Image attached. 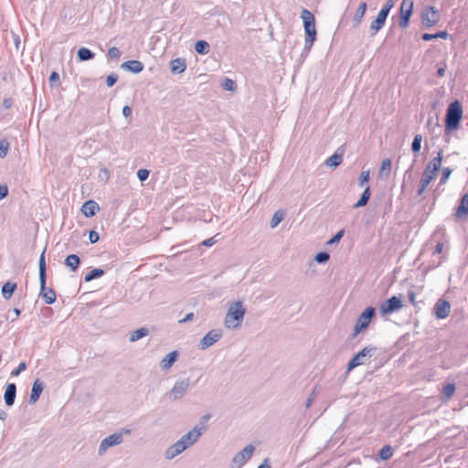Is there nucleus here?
<instances>
[{"mask_svg":"<svg viewBox=\"0 0 468 468\" xmlns=\"http://www.w3.org/2000/svg\"><path fill=\"white\" fill-rule=\"evenodd\" d=\"M301 18L303 22V28L305 32L304 48L303 51L309 53L314 43L316 40V27L315 18L314 15L307 9H303L301 12Z\"/></svg>","mask_w":468,"mask_h":468,"instance_id":"nucleus-1","label":"nucleus"},{"mask_svg":"<svg viewBox=\"0 0 468 468\" xmlns=\"http://www.w3.org/2000/svg\"><path fill=\"white\" fill-rule=\"evenodd\" d=\"M463 117V107L459 101H454L450 103L445 115V137L458 129Z\"/></svg>","mask_w":468,"mask_h":468,"instance_id":"nucleus-2","label":"nucleus"},{"mask_svg":"<svg viewBox=\"0 0 468 468\" xmlns=\"http://www.w3.org/2000/svg\"><path fill=\"white\" fill-rule=\"evenodd\" d=\"M246 310L241 301L233 302L226 314L224 325L229 329H237L240 327Z\"/></svg>","mask_w":468,"mask_h":468,"instance_id":"nucleus-3","label":"nucleus"},{"mask_svg":"<svg viewBox=\"0 0 468 468\" xmlns=\"http://www.w3.org/2000/svg\"><path fill=\"white\" fill-rule=\"evenodd\" d=\"M443 150L440 149L437 153V155L433 157L429 164L426 165L421 180L430 183L435 178L438 171L441 168V161H442Z\"/></svg>","mask_w":468,"mask_h":468,"instance_id":"nucleus-4","label":"nucleus"},{"mask_svg":"<svg viewBox=\"0 0 468 468\" xmlns=\"http://www.w3.org/2000/svg\"><path fill=\"white\" fill-rule=\"evenodd\" d=\"M376 315V309L372 306L367 307L358 316L354 327L353 337H356L359 333L366 330L372 318Z\"/></svg>","mask_w":468,"mask_h":468,"instance_id":"nucleus-5","label":"nucleus"},{"mask_svg":"<svg viewBox=\"0 0 468 468\" xmlns=\"http://www.w3.org/2000/svg\"><path fill=\"white\" fill-rule=\"evenodd\" d=\"M414 3L412 0H402L399 8V27L406 28L410 25V20L413 13Z\"/></svg>","mask_w":468,"mask_h":468,"instance_id":"nucleus-6","label":"nucleus"},{"mask_svg":"<svg viewBox=\"0 0 468 468\" xmlns=\"http://www.w3.org/2000/svg\"><path fill=\"white\" fill-rule=\"evenodd\" d=\"M439 10L434 6H425L421 11V23L426 28H431L440 21Z\"/></svg>","mask_w":468,"mask_h":468,"instance_id":"nucleus-7","label":"nucleus"},{"mask_svg":"<svg viewBox=\"0 0 468 468\" xmlns=\"http://www.w3.org/2000/svg\"><path fill=\"white\" fill-rule=\"evenodd\" d=\"M376 349L374 346L364 347L348 362L347 371L349 372L356 367L366 364L367 358L371 357Z\"/></svg>","mask_w":468,"mask_h":468,"instance_id":"nucleus-8","label":"nucleus"},{"mask_svg":"<svg viewBox=\"0 0 468 468\" xmlns=\"http://www.w3.org/2000/svg\"><path fill=\"white\" fill-rule=\"evenodd\" d=\"M402 306L403 303L401 299L396 295H393L380 304L379 311L382 315H386L399 311Z\"/></svg>","mask_w":468,"mask_h":468,"instance_id":"nucleus-9","label":"nucleus"},{"mask_svg":"<svg viewBox=\"0 0 468 468\" xmlns=\"http://www.w3.org/2000/svg\"><path fill=\"white\" fill-rule=\"evenodd\" d=\"M190 386L189 378L176 380L172 389L168 393L169 399L173 401L180 399L187 391Z\"/></svg>","mask_w":468,"mask_h":468,"instance_id":"nucleus-10","label":"nucleus"},{"mask_svg":"<svg viewBox=\"0 0 468 468\" xmlns=\"http://www.w3.org/2000/svg\"><path fill=\"white\" fill-rule=\"evenodd\" d=\"M206 429L207 427L205 426H195L187 433L184 434L179 440L185 442L186 448L187 449L198 441Z\"/></svg>","mask_w":468,"mask_h":468,"instance_id":"nucleus-11","label":"nucleus"},{"mask_svg":"<svg viewBox=\"0 0 468 468\" xmlns=\"http://www.w3.org/2000/svg\"><path fill=\"white\" fill-rule=\"evenodd\" d=\"M122 441L123 439L122 433L115 432L107 436L100 443L98 449L99 455H103L110 447L119 445L122 442Z\"/></svg>","mask_w":468,"mask_h":468,"instance_id":"nucleus-12","label":"nucleus"},{"mask_svg":"<svg viewBox=\"0 0 468 468\" xmlns=\"http://www.w3.org/2000/svg\"><path fill=\"white\" fill-rule=\"evenodd\" d=\"M222 336L221 330L213 329L208 331L200 340L198 349L206 350L217 343Z\"/></svg>","mask_w":468,"mask_h":468,"instance_id":"nucleus-13","label":"nucleus"},{"mask_svg":"<svg viewBox=\"0 0 468 468\" xmlns=\"http://www.w3.org/2000/svg\"><path fill=\"white\" fill-rule=\"evenodd\" d=\"M255 451V447L251 444L247 445L241 451L235 454L232 459V463L238 467L240 468L243 466L252 456Z\"/></svg>","mask_w":468,"mask_h":468,"instance_id":"nucleus-14","label":"nucleus"},{"mask_svg":"<svg viewBox=\"0 0 468 468\" xmlns=\"http://www.w3.org/2000/svg\"><path fill=\"white\" fill-rule=\"evenodd\" d=\"M451 312V304L448 301L439 299L433 308L434 315L437 319H445Z\"/></svg>","mask_w":468,"mask_h":468,"instance_id":"nucleus-15","label":"nucleus"},{"mask_svg":"<svg viewBox=\"0 0 468 468\" xmlns=\"http://www.w3.org/2000/svg\"><path fill=\"white\" fill-rule=\"evenodd\" d=\"M186 445L185 442L178 440L174 444H172L170 447H168L165 452V456L168 460H172L180 453H182L184 451H186Z\"/></svg>","mask_w":468,"mask_h":468,"instance_id":"nucleus-16","label":"nucleus"},{"mask_svg":"<svg viewBox=\"0 0 468 468\" xmlns=\"http://www.w3.org/2000/svg\"><path fill=\"white\" fill-rule=\"evenodd\" d=\"M40 292L39 296L43 298L47 304H52L56 302L57 295L52 288L47 287V282L43 285L42 282H39Z\"/></svg>","mask_w":468,"mask_h":468,"instance_id":"nucleus-17","label":"nucleus"},{"mask_svg":"<svg viewBox=\"0 0 468 468\" xmlns=\"http://www.w3.org/2000/svg\"><path fill=\"white\" fill-rule=\"evenodd\" d=\"M16 397V385L15 383H8L5 387L4 399L5 405L11 407L14 405Z\"/></svg>","mask_w":468,"mask_h":468,"instance_id":"nucleus-18","label":"nucleus"},{"mask_svg":"<svg viewBox=\"0 0 468 468\" xmlns=\"http://www.w3.org/2000/svg\"><path fill=\"white\" fill-rule=\"evenodd\" d=\"M43 389V382L39 379H36L32 385L31 394L29 397V404H35L38 400Z\"/></svg>","mask_w":468,"mask_h":468,"instance_id":"nucleus-19","label":"nucleus"},{"mask_svg":"<svg viewBox=\"0 0 468 468\" xmlns=\"http://www.w3.org/2000/svg\"><path fill=\"white\" fill-rule=\"evenodd\" d=\"M100 207L94 200H88L84 202L81 207V212L87 218H91L99 211Z\"/></svg>","mask_w":468,"mask_h":468,"instance_id":"nucleus-20","label":"nucleus"},{"mask_svg":"<svg viewBox=\"0 0 468 468\" xmlns=\"http://www.w3.org/2000/svg\"><path fill=\"white\" fill-rule=\"evenodd\" d=\"M121 68L124 70L137 74L143 71L144 64L139 60H128L123 62L121 65Z\"/></svg>","mask_w":468,"mask_h":468,"instance_id":"nucleus-21","label":"nucleus"},{"mask_svg":"<svg viewBox=\"0 0 468 468\" xmlns=\"http://www.w3.org/2000/svg\"><path fill=\"white\" fill-rule=\"evenodd\" d=\"M186 69V59L183 58H177L172 59L170 62V69L174 74H180L184 72Z\"/></svg>","mask_w":468,"mask_h":468,"instance_id":"nucleus-22","label":"nucleus"},{"mask_svg":"<svg viewBox=\"0 0 468 468\" xmlns=\"http://www.w3.org/2000/svg\"><path fill=\"white\" fill-rule=\"evenodd\" d=\"M45 253H46V248L43 250V251L39 257V261H38L39 282H42L43 285L47 282V265H46Z\"/></svg>","mask_w":468,"mask_h":468,"instance_id":"nucleus-23","label":"nucleus"},{"mask_svg":"<svg viewBox=\"0 0 468 468\" xmlns=\"http://www.w3.org/2000/svg\"><path fill=\"white\" fill-rule=\"evenodd\" d=\"M466 215H468V193L463 196L460 205L455 209L456 218H462Z\"/></svg>","mask_w":468,"mask_h":468,"instance_id":"nucleus-24","label":"nucleus"},{"mask_svg":"<svg viewBox=\"0 0 468 468\" xmlns=\"http://www.w3.org/2000/svg\"><path fill=\"white\" fill-rule=\"evenodd\" d=\"M178 357V352L177 351H172L169 354H167L160 363V366L163 370L169 369L173 364L176 361Z\"/></svg>","mask_w":468,"mask_h":468,"instance_id":"nucleus-25","label":"nucleus"},{"mask_svg":"<svg viewBox=\"0 0 468 468\" xmlns=\"http://www.w3.org/2000/svg\"><path fill=\"white\" fill-rule=\"evenodd\" d=\"M367 5L366 2H362L358 5V7L354 15V18H353V26L355 27L359 26L363 16H365V13L367 11Z\"/></svg>","mask_w":468,"mask_h":468,"instance_id":"nucleus-26","label":"nucleus"},{"mask_svg":"<svg viewBox=\"0 0 468 468\" xmlns=\"http://www.w3.org/2000/svg\"><path fill=\"white\" fill-rule=\"evenodd\" d=\"M17 285L16 282H6L3 286H2V296L4 299L5 300H8L12 297L14 292L16 291Z\"/></svg>","mask_w":468,"mask_h":468,"instance_id":"nucleus-27","label":"nucleus"},{"mask_svg":"<svg viewBox=\"0 0 468 468\" xmlns=\"http://www.w3.org/2000/svg\"><path fill=\"white\" fill-rule=\"evenodd\" d=\"M65 265L68 266L72 271H76L80 266V259L77 254H69L65 259Z\"/></svg>","mask_w":468,"mask_h":468,"instance_id":"nucleus-28","label":"nucleus"},{"mask_svg":"<svg viewBox=\"0 0 468 468\" xmlns=\"http://www.w3.org/2000/svg\"><path fill=\"white\" fill-rule=\"evenodd\" d=\"M386 20H383L378 15L376 19L370 24L369 31L371 36H375L385 25Z\"/></svg>","mask_w":468,"mask_h":468,"instance_id":"nucleus-29","label":"nucleus"},{"mask_svg":"<svg viewBox=\"0 0 468 468\" xmlns=\"http://www.w3.org/2000/svg\"><path fill=\"white\" fill-rule=\"evenodd\" d=\"M77 57L80 61H87L93 59L95 53L87 48H80L77 52Z\"/></svg>","mask_w":468,"mask_h":468,"instance_id":"nucleus-30","label":"nucleus"},{"mask_svg":"<svg viewBox=\"0 0 468 468\" xmlns=\"http://www.w3.org/2000/svg\"><path fill=\"white\" fill-rule=\"evenodd\" d=\"M370 195H371V192H370V188L369 186H367L365 188V190L363 191L360 198L358 199V201L353 206L354 208H358V207H365L367 203H368V200L370 198Z\"/></svg>","mask_w":468,"mask_h":468,"instance_id":"nucleus-31","label":"nucleus"},{"mask_svg":"<svg viewBox=\"0 0 468 468\" xmlns=\"http://www.w3.org/2000/svg\"><path fill=\"white\" fill-rule=\"evenodd\" d=\"M104 273H105L104 270H102L101 268H95V269L90 271L88 273H86V275L84 277V281L86 282H91L95 279L101 278V276L104 275Z\"/></svg>","mask_w":468,"mask_h":468,"instance_id":"nucleus-32","label":"nucleus"},{"mask_svg":"<svg viewBox=\"0 0 468 468\" xmlns=\"http://www.w3.org/2000/svg\"><path fill=\"white\" fill-rule=\"evenodd\" d=\"M148 335L149 330L146 327L138 328L131 334L130 341L136 342Z\"/></svg>","mask_w":468,"mask_h":468,"instance_id":"nucleus-33","label":"nucleus"},{"mask_svg":"<svg viewBox=\"0 0 468 468\" xmlns=\"http://www.w3.org/2000/svg\"><path fill=\"white\" fill-rule=\"evenodd\" d=\"M209 44L206 40H197L195 43V50L200 55H206L209 52Z\"/></svg>","mask_w":468,"mask_h":468,"instance_id":"nucleus-34","label":"nucleus"},{"mask_svg":"<svg viewBox=\"0 0 468 468\" xmlns=\"http://www.w3.org/2000/svg\"><path fill=\"white\" fill-rule=\"evenodd\" d=\"M449 34L447 31H439L435 34H430V33H424L421 36L422 40L424 41H430L436 38H442L446 39L448 37Z\"/></svg>","mask_w":468,"mask_h":468,"instance_id":"nucleus-35","label":"nucleus"},{"mask_svg":"<svg viewBox=\"0 0 468 468\" xmlns=\"http://www.w3.org/2000/svg\"><path fill=\"white\" fill-rule=\"evenodd\" d=\"M343 161V156L342 154H339L337 153L332 154L326 161H325V165L330 166V167H337Z\"/></svg>","mask_w":468,"mask_h":468,"instance_id":"nucleus-36","label":"nucleus"},{"mask_svg":"<svg viewBox=\"0 0 468 468\" xmlns=\"http://www.w3.org/2000/svg\"><path fill=\"white\" fill-rule=\"evenodd\" d=\"M284 216H285V213L284 211L282 210H277L271 219V222H270V226L271 229H274L276 228L284 218Z\"/></svg>","mask_w":468,"mask_h":468,"instance_id":"nucleus-37","label":"nucleus"},{"mask_svg":"<svg viewBox=\"0 0 468 468\" xmlns=\"http://www.w3.org/2000/svg\"><path fill=\"white\" fill-rule=\"evenodd\" d=\"M393 454V449L390 445H385L381 448V450L378 452V456L381 460L387 461L391 458Z\"/></svg>","mask_w":468,"mask_h":468,"instance_id":"nucleus-38","label":"nucleus"},{"mask_svg":"<svg viewBox=\"0 0 468 468\" xmlns=\"http://www.w3.org/2000/svg\"><path fill=\"white\" fill-rule=\"evenodd\" d=\"M391 169V161L389 159H384L381 163V166L379 169V176H388Z\"/></svg>","mask_w":468,"mask_h":468,"instance_id":"nucleus-39","label":"nucleus"},{"mask_svg":"<svg viewBox=\"0 0 468 468\" xmlns=\"http://www.w3.org/2000/svg\"><path fill=\"white\" fill-rule=\"evenodd\" d=\"M421 141H422V136L421 134H415L414 138H413V141H412V144H411V151L412 153L416 155L417 154L420 153V148H421Z\"/></svg>","mask_w":468,"mask_h":468,"instance_id":"nucleus-40","label":"nucleus"},{"mask_svg":"<svg viewBox=\"0 0 468 468\" xmlns=\"http://www.w3.org/2000/svg\"><path fill=\"white\" fill-rule=\"evenodd\" d=\"M455 391V385L453 383H448L442 388V396L449 399L452 397Z\"/></svg>","mask_w":468,"mask_h":468,"instance_id":"nucleus-41","label":"nucleus"},{"mask_svg":"<svg viewBox=\"0 0 468 468\" xmlns=\"http://www.w3.org/2000/svg\"><path fill=\"white\" fill-rule=\"evenodd\" d=\"M329 258H330V256H329L328 252L321 251L315 255L314 260L316 261V262H318L320 264H324L329 261Z\"/></svg>","mask_w":468,"mask_h":468,"instance_id":"nucleus-42","label":"nucleus"},{"mask_svg":"<svg viewBox=\"0 0 468 468\" xmlns=\"http://www.w3.org/2000/svg\"><path fill=\"white\" fill-rule=\"evenodd\" d=\"M452 170L450 167H443L441 170V176L440 179V185H444L451 176Z\"/></svg>","mask_w":468,"mask_h":468,"instance_id":"nucleus-43","label":"nucleus"},{"mask_svg":"<svg viewBox=\"0 0 468 468\" xmlns=\"http://www.w3.org/2000/svg\"><path fill=\"white\" fill-rule=\"evenodd\" d=\"M48 80L51 87H58L60 85L59 74L57 71L51 72Z\"/></svg>","mask_w":468,"mask_h":468,"instance_id":"nucleus-44","label":"nucleus"},{"mask_svg":"<svg viewBox=\"0 0 468 468\" xmlns=\"http://www.w3.org/2000/svg\"><path fill=\"white\" fill-rule=\"evenodd\" d=\"M9 150V143L6 140H0V158L7 155Z\"/></svg>","mask_w":468,"mask_h":468,"instance_id":"nucleus-45","label":"nucleus"},{"mask_svg":"<svg viewBox=\"0 0 468 468\" xmlns=\"http://www.w3.org/2000/svg\"><path fill=\"white\" fill-rule=\"evenodd\" d=\"M222 88L228 91H233L236 89V82L230 79H225L222 82Z\"/></svg>","mask_w":468,"mask_h":468,"instance_id":"nucleus-46","label":"nucleus"},{"mask_svg":"<svg viewBox=\"0 0 468 468\" xmlns=\"http://www.w3.org/2000/svg\"><path fill=\"white\" fill-rule=\"evenodd\" d=\"M370 179V172L369 170L362 171L360 176L358 178V184L362 186L364 184L367 183Z\"/></svg>","mask_w":468,"mask_h":468,"instance_id":"nucleus-47","label":"nucleus"},{"mask_svg":"<svg viewBox=\"0 0 468 468\" xmlns=\"http://www.w3.org/2000/svg\"><path fill=\"white\" fill-rule=\"evenodd\" d=\"M108 56L111 58H113V59H118L121 56V52L119 50L118 48L116 47H112L109 48L108 50Z\"/></svg>","mask_w":468,"mask_h":468,"instance_id":"nucleus-48","label":"nucleus"},{"mask_svg":"<svg viewBox=\"0 0 468 468\" xmlns=\"http://www.w3.org/2000/svg\"><path fill=\"white\" fill-rule=\"evenodd\" d=\"M118 80V75L114 72L111 73L106 78V84L108 87H112Z\"/></svg>","mask_w":468,"mask_h":468,"instance_id":"nucleus-49","label":"nucleus"},{"mask_svg":"<svg viewBox=\"0 0 468 468\" xmlns=\"http://www.w3.org/2000/svg\"><path fill=\"white\" fill-rule=\"evenodd\" d=\"M149 173L150 172L147 169L142 168L137 171V176H138L139 180L143 182L148 178Z\"/></svg>","mask_w":468,"mask_h":468,"instance_id":"nucleus-50","label":"nucleus"},{"mask_svg":"<svg viewBox=\"0 0 468 468\" xmlns=\"http://www.w3.org/2000/svg\"><path fill=\"white\" fill-rule=\"evenodd\" d=\"M27 368L25 362H21L18 367L11 372L12 377H17L22 371Z\"/></svg>","mask_w":468,"mask_h":468,"instance_id":"nucleus-51","label":"nucleus"},{"mask_svg":"<svg viewBox=\"0 0 468 468\" xmlns=\"http://www.w3.org/2000/svg\"><path fill=\"white\" fill-rule=\"evenodd\" d=\"M344 233H345L344 229L339 230L335 236H333V238L327 243L334 244V243L339 242V240L344 236Z\"/></svg>","mask_w":468,"mask_h":468,"instance_id":"nucleus-52","label":"nucleus"},{"mask_svg":"<svg viewBox=\"0 0 468 468\" xmlns=\"http://www.w3.org/2000/svg\"><path fill=\"white\" fill-rule=\"evenodd\" d=\"M89 239H90V243H92V244L98 242L100 239V236L98 234V232L95 230H90L89 233Z\"/></svg>","mask_w":468,"mask_h":468,"instance_id":"nucleus-53","label":"nucleus"},{"mask_svg":"<svg viewBox=\"0 0 468 468\" xmlns=\"http://www.w3.org/2000/svg\"><path fill=\"white\" fill-rule=\"evenodd\" d=\"M429 185H430V183H427V182H425V181L420 179L419 189H418V195L421 196L424 193V191L426 190V188L428 187Z\"/></svg>","mask_w":468,"mask_h":468,"instance_id":"nucleus-54","label":"nucleus"},{"mask_svg":"<svg viewBox=\"0 0 468 468\" xmlns=\"http://www.w3.org/2000/svg\"><path fill=\"white\" fill-rule=\"evenodd\" d=\"M315 398H316L315 390H313L305 401V407L310 408L312 406L314 400L315 399Z\"/></svg>","mask_w":468,"mask_h":468,"instance_id":"nucleus-55","label":"nucleus"},{"mask_svg":"<svg viewBox=\"0 0 468 468\" xmlns=\"http://www.w3.org/2000/svg\"><path fill=\"white\" fill-rule=\"evenodd\" d=\"M8 195V187L6 185H0V200L6 197Z\"/></svg>","mask_w":468,"mask_h":468,"instance_id":"nucleus-56","label":"nucleus"},{"mask_svg":"<svg viewBox=\"0 0 468 468\" xmlns=\"http://www.w3.org/2000/svg\"><path fill=\"white\" fill-rule=\"evenodd\" d=\"M132 108L128 105H125L123 108H122V115L125 117V118H128L132 115Z\"/></svg>","mask_w":468,"mask_h":468,"instance_id":"nucleus-57","label":"nucleus"},{"mask_svg":"<svg viewBox=\"0 0 468 468\" xmlns=\"http://www.w3.org/2000/svg\"><path fill=\"white\" fill-rule=\"evenodd\" d=\"M216 242H217V240L215 239V237H212L210 239H205L202 242V245L207 246V247H210V246L214 245Z\"/></svg>","mask_w":468,"mask_h":468,"instance_id":"nucleus-58","label":"nucleus"},{"mask_svg":"<svg viewBox=\"0 0 468 468\" xmlns=\"http://www.w3.org/2000/svg\"><path fill=\"white\" fill-rule=\"evenodd\" d=\"M388 14H389L388 10H387L386 8H384V7L382 6V8L380 9V11L378 12V15L380 17H382V18H383V20H387V17H388Z\"/></svg>","mask_w":468,"mask_h":468,"instance_id":"nucleus-59","label":"nucleus"},{"mask_svg":"<svg viewBox=\"0 0 468 468\" xmlns=\"http://www.w3.org/2000/svg\"><path fill=\"white\" fill-rule=\"evenodd\" d=\"M408 296H409V300L410 302L413 304V305H416V294L413 291H409L408 292Z\"/></svg>","mask_w":468,"mask_h":468,"instance_id":"nucleus-60","label":"nucleus"},{"mask_svg":"<svg viewBox=\"0 0 468 468\" xmlns=\"http://www.w3.org/2000/svg\"><path fill=\"white\" fill-rule=\"evenodd\" d=\"M393 6H394L393 0H387L383 5V7L386 8L387 10H388V12H390V10L393 8Z\"/></svg>","mask_w":468,"mask_h":468,"instance_id":"nucleus-61","label":"nucleus"},{"mask_svg":"<svg viewBox=\"0 0 468 468\" xmlns=\"http://www.w3.org/2000/svg\"><path fill=\"white\" fill-rule=\"evenodd\" d=\"M258 468H271L270 464V460L268 458L264 459L262 463H261Z\"/></svg>","mask_w":468,"mask_h":468,"instance_id":"nucleus-62","label":"nucleus"},{"mask_svg":"<svg viewBox=\"0 0 468 468\" xmlns=\"http://www.w3.org/2000/svg\"><path fill=\"white\" fill-rule=\"evenodd\" d=\"M443 250V243L438 242L435 246L434 253H441Z\"/></svg>","mask_w":468,"mask_h":468,"instance_id":"nucleus-63","label":"nucleus"},{"mask_svg":"<svg viewBox=\"0 0 468 468\" xmlns=\"http://www.w3.org/2000/svg\"><path fill=\"white\" fill-rule=\"evenodd\" d=\"M193 318H194V314L189 313L185 316L184 319L180 320V323H186V322L191 321Z\"/></svg>","mask_w":468,"mask_h":468,"instance_id":"nucleus-64","label":"nucleus"}]
</instances>
